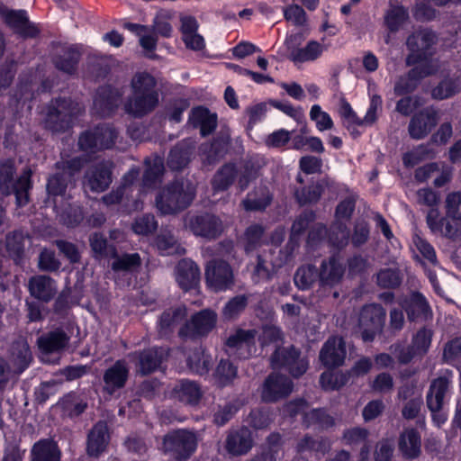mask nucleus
Segmentation results:
<instances>
[{
  "instance_id": "nucleus-1",
  "label": "nucleus",
  "mask_w": 461,
  "mask_h": 461,
  "mask_svg": "<svg viewBox=\"0 0 461 461\" xmlns=\"http://www.w3.org/2000/svg\"><path fill=\"white\" fill-rule=\"evenodd\" d=\"M435 41V35L427 31L416 32L407 40L411 54L407 58L408 65H416L406 76L401 77L394 86V92L402 95L413 91L417 83L423 77L436 73L438 68L437 60L428 58L429 50Z\"/></svg>"
},
{
  "instance_id": "nucleus-2",
  "label": "nucleus",
  "mask_w": 461,
  "mask_h": 461,
  "mask_svg": "<svg viewBox=\"0 0 461 461\" xmlns=\"http://www.w3.org/2000/svg\"><path fill=\"white\" fill-rule=\"evenodd\" d=\"M157 82L151 75L137 73L131 80L132 98L125 104V111L134 116H142L158 104Z\"/></svg>"
},
{
  "instance_id": "nucleus-3",
  "label": "nucleus",
  "mask_w": 461,
  "mask_h": 461,
  "mask_svg": "<svg viewBox=\"0 0 461 461\" xmlns=\"http://www.w3.org/2000/svg\"><path fill=\"white\" fill-rule=\"evenodd\" d=\"M418 204L427 207L429 210L426 215V222L429 230L438 235L449 239L458 236V228L448 220L441 216L439 212V194L431 188H420L416 192Z\"/></svg>"
},
{
  "instance_id": "nucleus-4",
  "label": "nucleus",
  "mask_w": 461,
  "mask_h": 461,
  "mask_svg": "<svg viewBox=\"0 0 461 461\" xmlns=\"http://www.w3.org/2000/svg\"><path fill=\"white\" fill-rule=\"evenodd\" d=\"M194 197L191 184L176 183L162 190L156 199V206L162 214H173L186 208Z\"/></svg>"
},
{
  "instance_id": "nucleus-5",
  "label": "nucleus",
  "mask_w": 461,
  "mask_h": 461,
  "mask_svg": "<svg viewBox=\"0 0 461 461\" xmlns=\"http://www.w3.org/2000/svg\"><path fill=\"white\" fill-rule=\"evenodd\" d=\"M198 438L194 432L176 429L167 433L163 441L166 454L175 461H185L196 451Z\"/></svg>"
},
{
  "instance_id": "nucleus-6",
  "label": "nucleus",
  "mask_w": 461,
  "mask_h": 461,
  "mask_svg": "<svg viewBox=\"0 0 461 461\" xmlns=\"http://www.w3.org/2000/svg\"><path fill=\"white\" fill-rule=\"evenodd\" d=\"M302 42L301 34H292L285 41L287 59L295 65L313 62L326 50L324 44L317 41H310L305 45Z\"/></svg>"
},
{
  "instance_id": "nucleus-7",
  "label": "nucleus",
  "mask_w": 461,
  "mask_h": 461,
  "mask_svg": "<svg viewBox=\"0 0 461 461\" xmlns=\"http://www.w3.org/2000/svg\"><path fill=\"white\" fill-rule=\"evenodd\" d=\"M384 309L376 303L365 305L358 315L357 332L364 341H372L383 330L385 320Z\"/></svg>"
},
{
  "instance_id": "nucleus-8",
  "label": "nucleus",
  "mask_w": 461,
  "mask_h": 461,
  "mask_svg": "<svg viewBox=\"0 0 461 461\" xmlns=\"http://www.w3.org/2000/svg\"><path fill=\"white\" fill-rule=\"evenodd\" d=\"M116 131L109 125L97 126L95 129L83 133L78 140L79 147L86 152L111 149L117 139Z\"/></svg>"
},
{
  "instance_id": "nucleus-9",
  "label": "nucleus",
  "mask_w": 461,
  "mask_h": 461,
  "mask_svg": "<svg viewBox=\"0 0 461 461\" xmlns=\"http://www.w3.org/2000/svg\"><path fill=\"white\" fill-rule=\"evenodd\" d=\"M80 110L78 104L71 100H57L54 105L48 108L46 126L54 131H62L69 126L72 118Z\"/></svg>"
},
{
  "instance_id": "nucleus-10",
  "label": "nucleus",
  "mask_w": 461,
  "mask_h": 461,
  "mask_svg": "<svg viewBox=\"0 0 461 461\" xmlns=\"http://www.w3.org/2000/svg\"><path fill=\"white\" fill-rule=\"evenodd\" d=\"M217 315L211 310H203L192 316L179 331L181 337L199 338L207 335L215 327Z\"/></svg>"
},
{
  "instance_id": "nucleus-11",
  "label": "nucleus",
  "mask_w": 461,
  "mask_h": 461,
  "mask_svg": "<svg viewBox=\"0 0 461 461\" xmlns=\"http://www.w3.org/2000/svg\"><path fill=\"white\" fill-rule=\"evenodd\" d=\"M271 364L274 369L287 368L294 377L304 374L308 367V362L304 358H300L298 351L293 347L287 349H276L272 357Z\"/></svg>"
},
{
  "instance_id": "nucleus-12",
  "label": "nucleus",
  "mask_w": 461,
  "mask_h": 461,
  "mask_svg": "<svg viewBox=\"0 0 461 461\" xmlns=\"http://www.w3.org/2000/svg\"><path fill=\"white\" fill-rule=\"evenodd\" d=\"M205 278L208 286L214 291L225 290L233 283L232 270L225 261H210L205 269Z\"/></svg>"
},
{
  "instance_id": "nucleus-13",
  "label": "nucleus",
  "mask_w": 461,
  "mask_h": 461,
  "mask_svg": "<svg viewBox=\"0 0 461 461\" xmlns=\"http://www.w3.org/2000/svg\"><path fill=\"white\" fill-rule=\"evenodd\" d=\"M185 225L194 235L207 239H215L223 230L221 221L215 215L208 213L186 220Z\"/></svg>"
},
{
  "instance_id": "nucleus-14",
  "label": "nucleus",
  "mask_w": 461,
  "mask_h": 461,
  "mask_svg": "<svg viewBox=\"0 0 461 461\" xmlns=\"http://www.w3.org/2000/svg\"><path fill=\"white\" fill-rule=\"evenodd\" d=\"M112 183V163L103 161L102 163L92 166L87 171L84 186L92 192H104Z\"/></svg>"
},
{
  "instance_id": "nucleus-15",
  "label": "nucleus",
  "mask_w": 461,
  "mask_h": 461,
  "mask_svg": "<svg viewBox=\"0 0 461 461\" xmlns=\"http://www.w3.org/2000/svg\"><path fill=\"white\" fill-rule=\"evenodd\" d=\"M438 113L433 108H426L415 114L409 124V133L412 139H423L438 122Z\"/></svg>"
},
{
  "instance_id": "nucleus-16",
  "label": "nucleus",
  "mask_w": 461,
  "mask_h": 461,
  "mask_svg": "<svg viewBox=\"0 0 461 461\" xmlns=\"http://www.w3.org/2000/svg\"><path fill=\"white\" fill-rule=\"evenodd\" d=\"M355 208L354 201L351 199H346L342 201L337 207L336 219L339 221V225L335 227L338 229V233L335 236V230H332V233L330 235V241L335 247L341 248L347 245L349 232L346 226L342 225V221H348Z\"/></svg>"
},
{
  "instance_id": "nucleus-17",
  "label": "nucleus",
  "mask_w": 461,
  "mask_h": 461,
  "mask_svg": "<svg viewBox=\"0 0 461 461\" xmlns=\"http://www.w3.org/2000/svg\"><path fill=\"white\" fill-rule=\"evenodd\" d=\"M293 390V383L289 378L272 374L266 380L262 392L265 402H276L287 396Z\"/></svg>"
},
{
  "instance_id": "nucleus-18",
  "label": "nucleus",
  "mask_w": 461,
  "mask_h": 461,
  "mask_svg": "<svg viewBox=\"0 0 461 461\" xmlns=\"http://www.w3.org/2000/svg\"><path fill=\"white\" fill-rule=\"evenodd\" d=\"M345 357V342L339 337L330 338L320 353V359L327 367L341 366L344 363Z\"/></svg>"
},
{
  "instance_id": "nucleus-19",
  "label": "nucleus",
  "mask_w": 461,
  "mask_h": 461,
  "mask_svg": "<svg viewBox=\"0 0 461 461\" xmlns=\"http://www.w3.org/2000/svg\"><path fill=\"white\" fill-rule=\"evenodd\" d=\"M122 94L111 86L101 87L94 100V109L101 116L110 115L118 106Z\"/></svg>"
},
{
  "instance_id": "nucleus-20",
  "label": "nucleus",
  "mask_w": 461,
  "mask_h": 461,
  "mask_svg": "<svg viewBox=\"0 0 461 461\" xmlns=\"http://www.w3.org/2000/svg\"><path fill=\"white\" fill-rule=\"evenodd\" d=\"M253 446L251 431L247 428L230 433L226 440V449L233 456L247 454Z\"/></svg>"
},
{
  "instance_id": "nucleus-21",
  "label": "nucleus",
  "mask_w": 461,
  "mask_h": 461,
  "mask_svg": "<svg viewBox=\"0 0 461 461\" xmlns=\"http://www.w3.org/2000/svg\"><path fill=\"white\" fill-rule=\"evenodd\" d=\"M450 385L451 381L446 376H440L432 381L427 394V406L430 411L442 409Z\"/></svg>"
},
{
  "instance_id": "nucleus-22",
  "label": "nucleus",
  "mask_w": 461,
  "mask_h": 461,
  "mask_svg": "<svg viewBox=\"0 0 461 461\" xmlns=\"http://www.w3.org/2000/svg\"><path fill=\"white\" fill-rule=\"evenodd\" d=\"M2 17L5 23L17 33L25 37H33L38 33L37 29L29 23L24 11H4Z\"/></svg>"
},
{
  "instance_id": "nucleus-23",
  "label": "nucleus",
  "mask_w": 461,
  "mask_h": 461,
  "mask_svg": "<svg viewBox=\"0 0 461 461\" xmlns=\"http://www.w3.org/2000/svg\"><path fill=\"white\" fill-rule=\"evenodd\" d=\"M30 294L43 302L50 301L57 292L55 282L47 276H32L29 280Z\"/></svg>"
},
{
  "instance_id": "nucleus-24",
  "label": "nucleus",
  "mask_w": 461,
  "mask_h": 461,
  "mask_svg": "<svg viewBox=\"0 0 461 461\" xmlns=\"http://www.w3.org/2000/svg\"><path fill=\"white\" fill-rule=\"evenodd\" d=\"M200 279L198 267L191 260L183 259L176 267V281L185 291L195 287Z\"/></svg>"
},
{
  "instance_id": "nucleus-25",
  "label": "nucleus",
  "mask_w": 461,
  "mask_h": 461,
  "mask_svg": "<svg viewBox=\"0 0 461 461\" xmlns=\"http://www.w3.org/2000/svg\"><path fill=\"white\" fill-rule=\"evenodd\" d=\"M109 433L105 422H98L94 426L88 435L87 453L92 456H98L108 445Z\"/></svg>"
},
{
  "instance_id": "nucleus-26",
  "label": "nucleus",
  "mask_w": 461,
  "mask_h": 461,
  "mask_svg": "<svg viewBox=\"0 0 461 461\" xmlns=\"http://www.w3.org/2000/svg\"><path fill=\"white\" fill-rule=\"evenodd\" d=\"M345 273L342 263L335 257L323 261L320 269V282L322 285L333 286L340 282Z\"/></svg>"
},
{
  "instance_id": "nucleus-27",
  "label": "nucleus",
  "mask_w": 461,
  "mask_h": 461,
  "mask_svg": "<svg viewBox=\"0 0 461 461\" xmlns=\"http://www.w3.org/2000/svg\"><path fill=\"white\" fill-rule=\"evenodd\" d=\"M166 352L162 348H149L139 354L131 355L138 358V371L143 375L149 374L157 369L164 359Z\"/></svg>"
},
{
  "instance_id": "nucleus-28",
  "label": "nucleus",
  "mask_w": 461,
  "mask_h": 461,
  "mask_svg": "<svg viewBox=\"0 0 461 461\" xmlns=\"http://www.w3.org/2000/svg\"><path fill=\"white\" fill-rule=\"evenodd\" d=\"M189 122L195 128H200L201 134H210L217 125V115L203 107L194 108L189 116Z\"/></svg>"
},
{
  "instance_id": "nucleus-29",
  "label": "nucleus",
  "mask_w": 461,
  "mask_h": 461,
  "mask_svg": "<svg viewBox=\"0 0 461 461\" xmlns=\"http://www.w3.org/2000/svg\"><path fill=\"white\" fill-rule=\"evenodd\" d=\"M129 369L124 360H118L107 369L104 375L105 386L111 392L124 386Z\"/></svg>"
},
{
  "instance_id": "nucleus-30",
  "label": "nucleus",
  "mask_w": 461,
  "mask_h": 461,
  "mask_svg": "<svg viewBox=\"0 0 461 461\" xmlns=\"http://www.w3.org/2000/svg\"><path fill=\"white\" fill-rule=\"evenodd\" d=\"M69 341V337L61 330L50 331L38 339V346L42 352H59L64 349Z\"/></svg>"
},
{
  "instance_id": "nucleus-31",
  "label": "nucleus",
  "mask_w": 461,
  "mask_h": 461,
  "mask_svg": "<svg viewBox=\"0 0 461 461\" xmlns=\"http://www.w3.org/2000/svg\"><path fill=\"white\" fill-rule=\"evenodd\" d=\"M32 360V353L28 343L24 339H20L12 347L11 363L14 374L23 373L29 366Z\"/></svg>"
},
{
  "instance_id": "nucleus-32",
  "label": "nucleus",
  "mask_w": 461,
  "mask_h": 461,
  "mask_svg": "<svg viewBox=\"0 0 461 461\" xmlns=\"http://www.w3.org/2000/svg\"><path fill=\"white\" fill-rule=\"evenodd\" d=\"M60 455L56 442L50 439H42L33 445L32 461H60Z\"/></svg>"
},
{
  "instance_id": "nucleus-33",
  "label": "nucleus",
  "mask_w": 461,
  "mask_h": 461,
  "mask_svg": "<svg viewBox=\"0 0 461 461\" xmlns=\"http://www.w3.org/2000/svg\"><path fill=\"white\" fill-rule=\"evenodd\" d=\"M145 173L142 180V192L146 188L153 187L158 182H160L161 176L164 172L163 159L158 157H151L145 159Z\"/></svg>"
},
{
  "instance_id": "nucleus-34",
  "label": "nucleus",
  "mask_w": 461,
  "mask_h": 461,
  "mask_svg": "<svg viewBox=\"0 0 461 461\" xmlns=\"http://www.w3.org/2000/svg\"><path fill=\"white\" fill-rule=\"evenodd\" d=\"M420 437L416 429H410L402 432L399 440V448L407 458H415L420 453Z\"/></svg>"
},
{
  "instance_id": "nucleus-35",
  "label": "nucleus",
  "mask_w": 461,
  "mask_h": 461,
  "mask_svg": "<svg viewBox=\"0 0 461 461\" xmlns=\"http://www.w3.org/2000/svg\"><path fill=\"white\" fill-rule=\"evenodd\" d=\"M139 175V168H131L127 174L124 175L121 186L116 191H113L109 194L103 197L104 203L107 205H111L121 203L124 196L128 197L131 185L138 178Z\"/></svg>"
},
{
  "instance_id": "nucleus-36",
  "label": "nucleus",
  "mask_w": 461,
  "mask_h": 461,
  "mask_svg": "<svg viewBox=\"0 0 461 461\" xmlns=\"http://www.w3.org/2000/svg\"><path fill=\"white\" fill-rule=\"evenodd\" d=\"M399 304L406 311L408 318L411 321L420 316L427 315L429 307L425 298L420 294H411L409 297L401 301Z\"/></svg>"
},
{
  "instance_id": "nucleus-37",
  "label": "nucleus",
  "mask_w": 461,
  "mask_h": 461,
  "mask_svg": "<svg viewBox=\"0 0 461 461\" xmlns=\"http://www.w3.org/2000/svg\"><path fill=\"white\" fill-rule=\"evenodd\" d=\"M414 390L412 387H402L399 390V397L406 400L411 397L410 401L405 403L402 408V416L405 419H414L420 412V406L422 404V399L420 393L414 395Z\"/></svg>"
},
{
  "instance_id": "nucleus-38",
  "label": "nucleus",
  "mask_w": 461,
  "mask_h": 461,
  "mask_svg": "<svg viewBox=\"0 0 461 461\" xmlns=\"http://www.w3.org/2000/svg\"><path fill=\"white\" fill-rule=\"evenodd\" d=\"M446 219L457 226L458 233L461 225V192H451L445 199Z\"/></svg>"
},
{
  "instance_id": "nucleus-39",
  "label": "nucleus",
  "mask_w": 461,
  "mask_h": 461,
  "mask_svg": "<svg viewBox=\"0 0 461 461\" xmlns=\"http://www.w3.org/2000/svg\"><path fill=\"white\" fill-rule=\"evenodd\" d=\"M175 392L180 401L189 404H196L202 396L200 387L190 381H181Z\"/></svg>"
},
{
  "instance_id": "nucleus-40",
  "label": "nucleus",
  "mask_w": 461,
  "mask_h": 461,
  "mask_svg": "<svg viewBox=\"0 0 461 461\" xmlns=\"http://www.w3.org/2000/svg\"><path fill=\"white\" fill-rule=\"evenodd\" d=\"M111 254L114 257L112 268L114 271H132L138 268L141 264L140 257L138 253L125 254L117 257L114 249H111Z\"/></svg>"
},
{
  "instance_id": "nucleus-41",
  "label": "nucleus",
  "mask_w": 461,
  "mask_h": 461,
  "mask_svg": "<svg viewBox=\"0 0 461 461\" xmlns=\"http://www.w3.org/2000/svg\"><path fill=\"white\" fill-rule=\"evenodd\" d=\"M185 315L186 309L184 306L164 312L159 320L160 332L166 334L172 327L180 322Z\"/></svg>"
},
{
  "instance_id": "nucleus-42",
  "label": "nucleus",
  "mask_w": 461,
  "mask_h": 461,
  "mask_svg": "<svg viewBox=\"0 0 461 461\" xmlns=\"http://www.w3.org/2000/svg\"><path fill=\"white\" fill-rule=\"evenodd\" d=\"M271 202L269 192L266 188H261L254 194H248L243 201V206L247 211H258L265 209Z\"/></svg>"
},
{
  "instance_id": "nucleus-43",
  "label": "nucleus",
  "mask_w": 461,
  "mask_h": 461,
  "mask_svg": "<svg viewBox=\"0 0 461 461\" xmlns=\"http://www.w3.org/2000/svg\"><path fill=\"white\" fill-rule=\"evenodd\" d=\"M461 90V83L458 79H445L432 90V96L435 99L443 100L449 98Z\"/></svg>"
},
{
  "instance_id": "nucleus-44",
  "label": "nucleus",
  "mask_w": 461,
  "mask_h": 461,
  "mask_svg": "<svg viewBox=\"0 0 461 461\" xmlns=\"http://www.w3.org/2000/svg\"><path fill=\"white\" fill-rule=\"evenodd\" d=\"M235 176L236 169L233 165L229 164L223 166L213 177V189L216 191L227 189L232 184Z\"/></svg>"
},
{
  "instance_id": "nucleus-45",
  "label": "nucleus",
  "mask_w": 461,
  "mask_h": 461,
  "mask_svg": "<svg viewBox=\"0 0 461 461\" xmlns=\"http://www.w3.org/2000/svg\"><path fill=\"white\" fill-rule=\"evenodd\" d=\"M257 331L255 330H238L233 335L227 339L226 345L229 348H237L239 349L243 347L249 348L253 343Z\"/></svg>"
},
{
  "instance_id": "nucleus-46",
  "label": "nucleus",
  "mask_w": 461,
  "mask_h": 461,
  "mask_svg": "<svg viewBox=\"0 0 461 461\" xmlns=\"http://www.w3.org/2000/svg\"><path fill=\"white\" fill-rule=\"evenodd\" d=\"M32 187L31 184V172L25 171L18 178L14 185V194L16 196V202L19 206H23L28 203L29 194L28 192Z\"/></svg>"
},
{
  "instance_id": "nucleus-47",
  "label": "nucleus",
  "mask_w": 461,
  "mask_h": 461,
  "mask_svg": "<svg viewBox=\"0 0 461 461\" xmlns=\"http://www.w3.org/2000/svg\"><path fill=\"white\" fill-rule=\"evenodd\" d=\"M210 359L202 348H197L187 358L189 369L195 374L203 375L208 371Z\"/></svg>"
},
{
  "instance_id": "nucleus-48",
  "label": "nucleus",
  "mask_w": 461,
  "mask_h": 461,
  "mask_svg": "<svg viewBox=\"0 0 461 461\" xmlns=\"http://www.w3.org/2000/svg\"><path fill=\"white\" fill-rule=\"evenodd\" d=\"M348 374H343L334 371L324 372L321 376V384L325 390L339 389L348 381Z\"/></svg>"
},
{
  "instance_id": "nucleus-49",
  "label": "nucleus",
  "mask_w": 461,
  "mask_h": 461,
  "mask_svg": "<svg viewBox=\"0 0 461 461\" xmlns=\"http://www.w3.org/2000/svg\"><path fill=\"white\" fill-rule=\"evenodd\" d=\"M237 375V369L227 360H221L215 371V381L219 386L229 384Z\"/></svg>"
},
{
  "instance_id": "nucleus-50",
  "label": "nucleus",
  "mask_w": 461,
  "mask_h": 461,
  "mask_svg": "<svg viewBox=\"0 0 461 461\" xmlns=\"http://www.w3.org/2000/svg\"><path fill=\"white\" fill-rule=\"evenodd\" d=\"M79 58V52L75 48H69L64 54V58L55 59V66L59 70L67 73H73L76 69Z\"/></svg>"
},
{
  "instance_id": "nucleus-51",
  "label": "nucleus",
  "mask_w": 461,
  "mask_h": 461,
  "mask_svg": "<svg viewBox=\"0 0 461 461\" xmlns=\"http://www.w3.org/2000/svg\"><path fill=\"white\" fill-rule=\"evenodd\" d=\"M408 13L402 6L392 7L386 16L385 23L390 31L395 32L407 20Z\"/></svg>"
},
{
  "instance_id": "nucleus-52",
  "label": "nucleus",
  "mask_w": 461,
  "mask_h": 461,
  "mask_svg": "<svg viewBox=\"0 0 461 461\" xmlns=\"http://www.w3.org/2000/svg\"><path fill=\"white\" fill-rule=\"evenodd\" d=\"M316 278L315 267L312 266H305L297 269L294 276V283L300 289L309 288Z\"/></svg>"
},
{
  "instance_id": "nucleus-53",
  "label": "nucleus",
  "mask_w": 461,
  "mask_h": 461,
  "mask_svg": "<svg viewBox=\"0 0 461 461\" xmlns=\"http://www.w3.org/2000/svg\"><path fill=\"white\" fill-rule=\"evenodd\" d=\"M189 158V149L176 146L170 151L167 163L173 170H179L188 164Z\"/></svg>"
},
{
  "instance_id": "nucleus-54",
  "label": "nucleus",
  "mask_w": 461,
  "mask_h": 461,
  "mask_svg": "<svg viewBox=\"0 0 461 461\" xmlns=\"http://www.w3.org/2000/svg\"><path fill=\"white\" fill-rule=\"evenodd\" d=\"M310 118L316 122V127L320 131L330 130L333 127V121L330 114L322 111L318 104L312 106Z\"/></svg>"
},
{
  "instance_id": "nucleus-55",
  "label": "nucleus",
  "mask_w": 461,
  "mask_h": 461,
  "mask_svg": "<svg viewBox=\"0 0 461 461\" xmlns=\"http://www.w3.org/2000/svg\"><path fill=\"white\" fill-rule=\"evenodd\" d=\"M263 229L258 224L251 225L247 229L243 237L245 250L247 252L253 250L261 244Z\"/></svg>"
},
{
  "instance_id": "nucleus-56",
  "label": "nucleus",
  "mask_w": 461,
  "mask_h": 461,
  "mask_svg": "<svg viewBox=\"0 0 461 461\" xmlns=\"http://www.w3.org/2000/svg\"><path fill=\"white\" fill-rule=\"evenodd\" d=\"M156 245L162 255L185 253V249L176 244L171 235H159L156 240Z\"/></svg>"
},
{
  "instance_id": "nucleus-57",
  "label": "nucleus",
  "mask_w": 461,
  "mask_h": 461,
  "mask_svg": "<svg viewBox=\"0 0 461 461\" xmlns=\"http://www.w3.org/2000/svg\"><path fill=\"white\" fill-rule=\"evenodd\" d=\"M322 193L321 185H313L308 188H303L302 190H296L294 193L295 198L300 204H305L308 203L317 202Z\"/></svg>"
},
{
  "instance_id": "nucleus-58",
  "label": "nucleus",
  "mask_w": 461,
  "mask_h": 461,
  "mask_svg": "<svg viewBox=\"0 0 461 461\" xmlns=\"http://www.w3.org/2000/svg\"><path fill=\"white\" fill-rule=\"evenodd\" d=\"M248 297L238 295L229 301L223 309V315L228 319H232L239 315L247 306Z\"/></svg>"
},
{
  "instance_id": "nucleus-59",
  "label": "nucleus",
  "mask_w": 461,
  "mask_h": 461,
  "mask_svg": "<svg viewBox=\"0 0 461 461\" xmlns=\"http://www.w3.org/2000/svg\"><path fill=\"white\" fill-rule=\"evenodd\" d=\"M304 422L307 426L318 424L322 428H327L333 424V419L322 410H312L304 413Z\"/></svg>"
},
{
  "instance_id": "nucleus-60",
  "label": "nucleus",
  "mask_w": 461,
  "mask_h": 461,
  "mask_svg": "<svg viewBox=\"0 0 461 461\" xmlns=\"http://www.w3.org/2000/svg\"><path fill=\"white\" fill-rule=\"evenodd\" d=\"M432 333L429 330L422 329L417 332L412 339V348L415 353L422 355L430 346Z\"/></svg>"
},
{
  "instance_id": "nucleus-61",
  "label": "nucleus",
  "mask_w": 461,
  "mask_h": 461,
  "mask_svg": "<svg viewBox=\"0 0 461 461\" xmlns=\"http://www.w3.org/2000/svg\"><path fill=\"white\" fill-rule=\"evenodd\" d=\"M330 447L329 442L325 440H314L309 437H305L301 440V442L297 446L298 452H303L306 450H313L315 452H321V454H325Z\"/></svg>"
},
{
  "instance_id": "nucleus-62",
  "label": "nucleus",
  "mask_w": 461,
  "mask_h": 461,
  "mask_svg": "<svg viewBox=\"0 0 461 461\" xmlns=\"http://www.w3.org/2000/svg\"><path fill=\"white\" fill-rule=\"evenodd\" d=\"M156 228L157 222L152 215H144L137 219L132 225L133 231L138 235H148Z\"/></svg>"
},
{
  "instance_id": "nucleus-63",
  "label": "nucleus",
  "mask_w": 461,
  "mask_h": 461,
  "mask_svg": "<svg viewBox=\"0 0 461 461\" xmlns=\"http://www.w3.org/2000/svg\"><path fill=\"white\" fill-rule=\"evenodd\" d=\"M339 113L348 129H351L354 126H363V122L358 118L348 102L341 104Z\"/></svg>"
},
{
  "instance_id": "nucleus-64",
  "label": "nucleus",
  "mask_w": 461,
  "mask_h": 461,
  "mask_svg": "<svg viewBox=\"0 0 461 461\" xmlns=\"http://www.w3.org/2000/svg\"><path fill=\"white\" fill-rule=\"evenodd\" d=\"M401 282L399 273L393 269H384L377 274V284L384 288H393Z\"/></svg>"
}]
</instances>
